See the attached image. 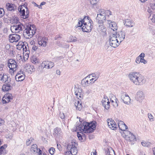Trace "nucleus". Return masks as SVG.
<instances>
[{"mask_svg": "<svg viewBox=\"0 0 155 155\" xmlns=\"http://www.w3.org/2000/svg\"><path fill=\"white\" fill-rule=\"evenodd\" d=\"M59 116L60 118H61L63 120L64 119L65 116L64 114L63 113L60 112L59 114Z\"/></svg>", "mask_w": 155, "mask_h": 155, "instance_id": "obj_48", "label": "nucleus"}, {"mask_svg": "<svg viewBox=\"0 0 155 155\" xmlns=\"http://www.w3.org/2000/svg\"><path fill=\"white\" fill-rule=\"evenodd\" d=\"M152 34L153 35L155 36V29L152 30Z\"/></svg>", "mask_w": 155, "mask_h": 155, "instance_id": "obj_64", "label": "nucleus"}, {"mask_svg": "<svg viewBox=\"0 0 155 155\" xmlns=\"http://www.w3.org/2000/svg\"><path fill=\"white\" fill-rule=\"evenodd\" d=\"M0 80L6 83L11 82V79L9 76L4 74H0Z\"/></svg>", "mask_w": 155, "mask_h": 155, "instance_id": "obj_16", "label": "nucleus"}, {"mask_svg": "<svg viewBox=\"0 0 155 155\" xmlns=\"http://www.w3.org/2000/svg\"><path fill=\"white\" fill-rule=\"evenodd\" d=\"M38 149V151H37V152H36V153H37L38 155H42V151L40 149Z\"/></svg>", "mask_w": 155, "mask_h": 155, "instance_id": "obj_56", "label": "nucleus"}, {"mask_svg": "<svg viewBox=\"0 0 155 155\" xmlns=\"http://www.w3.org/2000/svg\"><path fill=\"white\" fill-rule=\"evenodd\" d=\"M6 8L8 11L11 12L14 11L16 9L17 7L14 4L7 3L6 5Z\"/></svg>", "mask_w": 155, "mask_h": 155, "instance_id": "obj_22", "label": "nucleus"}, {"mask_svg": "<svg viewBox=\"0 0 155 155\" xmlns=\"http://www.w3.org/2000/svg\"><path fill=\"white\" fill-rule=\"evenodd\" d=\"M32 49L33 50L35 51L38 49V47L35 45H34L32 47Z\"/></svg>", "mask_w": 155, "mask_h": 155, "instance_id": "obj_57", "label": "nucleus"}, {"mask_svg": "<svg viewBox=\"0 0 155 155\" xmlns=\"http://www.w3.org/2000/svg\"><path fill=\"white\" fill-rule=\"evenodd\" d=\"M140 62L143 63L144 64H146L147 63V61L145 60L143 58H141L140 60Z\"/></svg>", "mask_w": 155, "mask_h": 155, "instance_id": "obj_49", "label": "nucleus"}, {"mask_svg": "<svg viewBox=\"0 0 155 155\" xmlns=\"http://www.w3.org/2000/svg\"><path fill=\"white\" fill-rule=\"evenodd\" d=\"M98 12L99 13L97 14L96 18L98 24H102L104 23L105 21L107 15L108 16L111 15V12L109 10L105 11L103 9H100Z\"/></svg>", "mask_w": 155, "mask_h": 155, "instance_id": "obj_3", "label": "nucleus"}, {"mask_svg": "<svg viewBox=\"0 0 155 155\" xmlns=\"http://www.w3.org/2000/svg\"><path fill=\"white\" fill-rule=\"evenodd\" d=\"M55 152V149L53 147H52L50 148L49 150V152L50 154L51 155L53 154Z\"/></svg>", "mask_w": 155, "mask_h": 155, "instance_id": "obj_43", "label": "nucleus"}, {"mask_svg": "<svg viewBox=\"0 0 155 155\" xmlns=\"http://www.w3.org/2000/svg\"><path fill=\"white\" fill-rule=\"evenodd\" d=\"M11 82L10 83H7L4 84L2 87V90L4 92L9 91L12 88L11 85Z\"/></svg>", "mask_w": 155, "mask_h": 155, "instance_id": "obj_20", "label": "nucleus"}, {"mask_svg": "<svg viewBox=\"0 0 155 155\" xmlns=\"http://www.w3.org/2000/svg\"><path fill=\"white\" fill-rule=\"evenodd\" d=\"M84 25L86 24L89 22L93 23L91 19H89V17L85 16L82 20Z\"/></svg>", "mask_w": 155, "mask_h": 155, "instance_id": "obj_34", "label": "nucleus"}, {"mask_svg": "<svg viewBox=\"0 0 155 155\" xmlns=\"http://www.w3.org/2000/svg\"><path fill=\"white\" fill-rule=\"evenodd\" d=\"M117 40L116 34H112L110 36L109 41H114V40Z\"/></svg>", "mask_w": 155, "mask_h": 155, "instance_id": "obj_40", "label": "nucleus"}, {"mask_svg": "<svg viewBox=\"0 0 155 155\" xmlns=\"http://www.w3.org/2000/svg\"><path fill=\"white\" fill-rule=\"evenodd\" d=\"M121 98L125 104H128L130 103V98L127 94L125 93H123L121 94Z\"/></svg>", "mask_w": 155, "mask_h": 155, "instance_id": "obj_13", "label": "nucleus"}, {"mask_svg": "<svg viewBox=\"0 0 155 155\" xmlns=\"http://www.w3.org/2000/svg\"><path fill=\"white\" fill-rule=\"evenodd\" d=\"M110 22H108L109 24V27L113 31H114L117 29V27L116 23L114 22H110V21H108Z\"/></svg>", "mask_w": 155, "mask_h": 155, "instance_id": "obj_31", "label": "nucleus"}, {"mask_svg": "<svg viewBox=\"0 0 155 155\" xmlns=\"http://www.w3.org/2000/svg\"><path fill=\"white\" fill-rule=\"evenodd\" d=\"M25 77L24 74L20 75V73H18L15 76L16 80L17 81H23Z\"/></svg>", "mask_w": 155, "mask_h": 155, "instance_id": "obj_28", "label": "nucleus"}, {"mask_svg": "<svg viewBox=\"0 0 155 155\" xmlns=\"http://www.w3.org/2000/svg\"><path fill=\"white\" fill-rule=\"evenodd\" d=\"M145 56V54L143 53H142L138 56L139 58H143Z\"/></svg>", "mask_w": 155, "mask_h": 155, "instance_id": "obj_54", "label": "nucleus"}, {"mask_svg": "<svg viewBox=\"0 0 155 155\" xmlns=\"http://www.w3.org/2000/svg\"><path fill=\"white\" fill-rule=\"evenodd\" d=\"M71 40L74 42H75L77 41V38L75 37H72V38H71Z\"/></svg>", "mask_w": 155, "mask_h": 155, "instance_id": "obj_59", "label": "nucleus"}, {"mask_svg": "<svg viewBox=\"0 0 155 155\" xmlns=\"http://www.w3.org/2000/svg\"><path fill=\"white\" fill-rule=\"evenodd\" d=\"M18 45L21 46V48H23L24 52H25L26 54H29L30 51L28 48H27V47L28 48V44L25 41L24 42H19Z\"/></svg>", "mask_w": 155, "mask_h": 155, "instance_id": "obj_12", "label": "nucleus"}, {"mask_svg": "<svg viewBox=\"0 0 155 155\" xmlns=\"http://www.w3.org/2000/svg\"><path fill=\"white\" fill-rule=\"evenodd\" d=\"M96 124L95 121L91 123L86 122L82 123L80 119L79 121L76 123L75 127L77 130L83 131L85 133H90L93 132L95 130Z\"/></svg>", "mask_w": 155, "mask_h": 155, "instance_id": "obj_1", "label": "nucleus"}, {"mask_svg": "<svg viewBox=\"0 0 155 155\" xmlns=\"http://www.w3.org/2000/svg\"><path fill=\"white\" fill-rule=\"evenodd\" d=\"M118 126L120 130L123 131L128 128L127 126L121 120L118 121Z\"/></svg>", "mask_w": 155, "mask_h": 155, "instance_id": "obj_24", "label": "nucleus"}, {"mask_svg": "<svg viewBox=\"0 0 155 155\" xmlns=\"http://www.w3.org/2000/svg\"><path fill=\"white\" fill-rule=\"evenodd\" d=\"M12 99V94L10 93H8L5 94L4 97L2 98L3 103H6L9 102Z\"/></svg>", "mask_w": 155, "mask_h": 155, "instance_id": "obj_19", "label": "nucleus"}, {"mask_svg": "<svg viewBox=\"0 0 155 155\" xmlns=\"http://www.w3.org/2000/svg\"><path fill=\"white\" fill-rule=\"evenodd\" d=\"M31 61L32 63L34 64H36L37 63H38V60L37 59L35 58H32V59L31 60Z\"/></svg>", "mask_w": 155, "mask_h": 155, "instance_id": "obj_47", "label": "nucleus"}, {"mask_svg": "<svg viewBox=\"0 0 155 155\" xmlns=\"http://www.w3.org/2000/svg\"><path fill=\"white\" fill-rule=\"evenodd\" d=\"M142 145L144 147H149L150 146L151 143L149 142L143 141L141 142Z\"/></svg>", "mask_w": 155, "mask_h": 155, "instance_id": "obj_41", "label": "nucleus"}, {"mask_svg": "<svg viewBox=\"0 0 155 155\" xmlns=\"http://www.w3.org/2000/svg\"><path fill=\"white\" fill-rule=\"evenodd\" d=\"M46 4V2H42L41 4L39 6H41L42 5H45Z\"/></svg>", "mask_w": 155, "mask_h": 155, "instance_id": "obj_63", "label": "nucleus"}, {"mask_svg": "<svg viewBox=\"0 0 155 155\" xmlns=\"http://www.w3.org/2000/svg\"><path fill=\"white\" fill-rule=\"evenodd\" d=\"M91 75H88L82 80L81 83L84 87H86L88 86L90 84L94 83V81H93L94 78H91Z\"/></svg>", "mask_w": 155, "mask_h": 155, "instance_id": "obj_8", "label": "nucleus"}, {"mask_svg": "<svg viewBox=\"0 0 155 155\" xmlns=\"http://www.w3.org/2000/svg\"><path fill=\"white\" fill-rule=\"evenodd\" d=\"M102 105L105 109L108 110L110 107V102L107 97H104L101 101Z\"/></svg>", "mask_w": 155, "mask_h": 155, "instance_id": "obj_17", "label": "nucleus"}, {"mask_svg": "<svg viewBox=\"0 0 155 155\" xmlns=\"http://www.w3.org/2000/svg\"><path fill=\"white\" fill-rule=\"evenodd\" d=\"M140 58L139 57H137L136 59V62L137 64H139L140 62Z\"/></svg>", "mask_w": 155, "mask_h": 155, "instance_id": "obj_53", "label": "nucleus"}, {"mask_svg": "<svg viewBox=\"0 0 155 155\" xmlns=\"http://www.w3.org/2000/svg\"><path fill=\"white\" fill-rule=\"evenodd\" d=\"M47 39L46 38L40 37L38 39V44L41 46L45 47L47 45Z\"/></svg>", "mask_w": 155, "mask_h": 155, "instance_id": "obj_18", "label": "nucleus"}, {"mask_svg": "<svg viewBox=\"0 0 155 155\" xmlns=\"http://www.w3.org/2000/svg\"><path fill=\"white\" fill-rule=\"evenodd\" d=\"M31 140H32L31 138L30 139L27 140L26 141V145L27 146L29 145L31 143Z\"/></svg>", "mask_w": 155, "mask_h": 155, "instance_id": "obj_51", "label": "nucleus"}, {"mask_svg": "<svg viewBox=\"0 0 155 155\" xmlns=\"http://www.w3.org/2000/svg\"><path fill=\"white\" fill-rule=\"evenodd\" d=\"M77 136L80 140H82L83 138L81 134H80L78 132L77 133Z\"/></svg>", "mask_w": 155, "mask_h": 155, "instance_id": "obj_52", "label": "nucleus"}, {"mask_svg": "<svg viewBox=\"0 0 155 155\" xmlns=\"http://www.w3.org/2000/svg\"><path fill=\"white\" fill-rule=\"evenodd\" d=\"M81 89L80 88H75V94L77 96V97H81V92H82Z\"/></svg>", "mask_w": 155, "mask_h": 155, "instance_id": "obj_33", "label": "nucleus"}, {"mask_svg": "<svg viewBox=\"0 0 155 155\" xmlns=\"http://www.w3.org/2000/svg\"><path fill=\"white\" fill-rule=\"evenodd\" d=\"M148 116L150 120L151 121H154V119L153 116L150 113H148Z\"/></svg>", "mask_w": 155, "mask_h": 155, "instance_id": "obj_44", "label": "nucleus"}, {"mask_svg": "<svg viewBox=\"0 0 155 155\" xmlns=\"http://www.w3.org/2000/svg\"><path fill=\"white\" fill-rule=\"evenodd\" d=\"M57 147L59 151H61V145L58 143L57 144Z\"/></svg>", "mask_w": 155, "mask_h": 155, "instance_id": "obj_55", "label": "nucleus"}, {"mask_svg": "<svg viewBox=\"0 0 155 155\" xmlns=\"http://www.w3.org/2000/svg\"><path fill=\"white\" fill-rule=\"evenodd\" d=\"M7 147V144H4V145L0 147V149H2V150H4V151L5 150V149Z\"/></svg>", "mask_w": 155, "mask_h": 155, "instance_id": "obj_50", "label": "nucleus"}, {"mask_svg": "<svg viewBox=\"0 0 155 155\" xmlns=\"http://www.w3.org/2000/svg\"><path fill=\"white\" fill-rule=\"evenodd\" d=\"M129 139L126 140L130 141H133L136 140V137L133 134L131 133L129 135Z\"/></svg>", "mask_w": 155, "mask_h": 155, "instance_id": "obj_39", "label": "nucleus"}, {"mask_svg": "<svg viewBox=\"0 0 155 155\" xmlns=\"http://www.w3.org/2000/svg\"><path fill=\"white\" fill-rule=\"evenodd\" d=\"M4 150H2V149H0V155H1L2 153H4Z\"/></svg>", "mask_w": 155, "mask_h": 155, "instance_id": "obj_62", "label": "nucleus"}, {"mask_svg": "<svg viewBox=\"0 0 155 155\" xmlns=\"http://www.w3.org/2000/svg\"><path fill=\"white\" fill-rule=\"evenodd\" d=\"M125 32L124 31H120L116 32V34L117 40L121 43L124 39L125 35Z\"/></svg>", "mask_w": 155, "mask_h": 155, "instance_id": "obj_14", "label": "nucleus"}, {"mask_svg": "<svg viewBox=\"0 0 155 155\" xmlns=\"http://www.w3.org/2000/svg\"><path fill=\"white\" fill-rule=\"evenodd\" d=\"M56 74L58 75H60L61 74L60 71L59 70H57L56 71Z\"/></svg>", "mask_w": 155, "mask_h": 155, "instance_id": "obj_61", "label": "nucleus"}, {"mask_svg": "<svg viewBox=\"0 0 155 155\" xmlns=\"http://www.w3.org/2000/svg\"><path fill=\"white\" fill-rule=\"evenodd\" d=\"M4 11L3 9L0 8V17H2L4 15Z\"/></svg>", "mask_w": 155, "mask_h": 155, "instance_id": "obj_45", "label": "nucleus"}, {"mask_svg": "<svg viewBox=\"0 0 155 155\" xmlns=\"http://www.w3.org/2000/svg\"><path fill=\"white\" fill-rule=\"evenodd\" d=\"M25 28L22 24L15 25L12 26L11 27V30L14 33H18L21 31H22L23 29Z\"/></svg>", "mask_w": 155, "mask_h": 155, "instance_id": "obj_7", "label": "nucleus"}, {"mask_svg": "<svg viewBox=\"0 0 155 155\" xmlns=\"http://www.w3.org/2000/svg\"><path fill=\"white\" fill-rule=\"evenodd\" d=\"M81 20H78V23L77 25L75 26L76 28L78 27H81V28L83 27L84 24L83 23V22L82 21V20L81 19Z\"/></svg>", "mask_w": 155, "mask_h": 155, "instance_id": "obj_42", "label": "nucleus"}, {"mask_svg": "<svg viewBox=\"0 0 155 155\" xmlns=\"http://www.w3.org/2000/svg\"><path fill=\"white\" fill-rule=\"evenodd\" d=\"M26 70L28 72H34L35 70V68L32 65H30L29 64H27L25 66Z\"/></svg>", "mask_w": 155, "mask_h": 155, "instance_id": "obj_29", "label": "nucleus"}, {"mask_svg": "<svg viewBox=\"0 0 155 155\" xmlns=\"http://www.w3.org/2000/svg\"><path fill=\"white\" fill-rule=\"evenodd\" d=\"M35 26L33 25H27L25 26V30L24 31L25 35L27 38H31L33 35L35 33Z\"/></svg>", "mask_w": 155, "mask_h": 155, "instance_id": "obj_5", "label": "nucleus"}, {"mask_svg": "<svg viewBox=\"0 0 155 155\" xmlns=\"http://www.w3.org/2000/svg\"><path fill=\"white\" fill-rule=\"evenodd\" d=\"M9 37L10 41L11 43H13L14 42L18 41L20 39V36L18 35L13 34L9 35Z\"/></svg>", "mask_w": 155, "mask_h": 155, "instance_id": "obj_15", "label": "nucleus"}, {"mask_svg": "<svg viewBox=\"0 0 155 155\" xmlns=\"http://www.w3.org/2000/svg\"><path fill=\"white\" fill-rule=\"evenodd\" d=\"M8 66L10 68L11 72H14L16 71L18 68L16 61L12 59H9L8 62Z\"/></svg>", "mask_w": 155, "mask_h": 155, "instance_id": "obj_6", "label": "nucleus"}, {"mask_svg": "<svg viewBox=\"0 0 155 155\" xmlns=\"http://www.w3.org/2000/svg\"><path fill=\"white\" fill-rule=\"evenodd\" d=\"M109 127L113 130L117 128V125L114 121L112 119H108L107 120Z\"/></svg>", "mask_w": 155, "mask_h": 155, "instance_id": "obj_21", "label": "nucleus"}, {"mask_svg": "<svg viewBox=\"0 0 155 155\" xmlns=\"http://www.w3.org/2000/svg\"><path fill=\"white\" fill-rule=\"evenodd\" d=\"M74 104L77 110H81L82 108V105L81 103L79 101H78L75 102Z\"/></svg>", "mask_w": 155, "mask_h": 155, "instance_id": "obj_36", "label": "nucleus"}, {"mask_svg": "<svg viewBox=\"0 0 155 155\" xmlns=\"http://www.w3.org/2000/svg\"><path fill=\"white\" fill-rule=\"evenodd\" d=\"M78 144L74 142H71L68 144V151L65 153V155H75L78 153L77 148Z\"/></svg>", "mask_w": 155, "mask_h": 155, "instance_id": "obj_4", "label": "nucleus"}, {"mask_svg": "<svg viewBox=\"0 0 155 155\" xmlns=\"http://www.w3.org/2000/svg\"><path fill=\"white\" fill-rule=\"evenodd\" d=\"M151 20L152 22H155V15H153V17L151 19Z\"/></svg>", "mask_w": 155, "mask_h": 155, "instance_id": "obj_60", "label": "nucleus"}, {"mask_svg": "<svg viewBox=\"0 0 155 155\" xmlns=\"http://www.w3.org/2000/svg\"><path fill=\"white\" fill-rule=\"evenodd\" d=\"M38 148L37 145L36 144L32 145L30 148V151L33 153H36L38 151Z\"/></svg>", "mask_w": 155, "mask_h": 155, "instance_id": "obj_32", "label": "nucleus"}, {"mask_svg": "<svg viewBox=\"0 0 155 155\" xmlns=\"http://www.w3.org/2000/svg\"><path fill=\"white\" fill-rule=\"evenodd\" d=\"M90 3L92 5H95L99 1V0H90Z\"/></svg>", "mask_w": 155, "mask_h": 155, "instance_id": "obj_46", "label": "nucleus"}, {"mask_svg": "<svg viewBox=\"0 0 155 155\" xmlns=\"http://www.w3.org/2000/svg\"><path fill=\"white\" fill-rule=\"evenodd\" d=\"M123 133V136H124L126 140L128 139L129 138L128 135L131 133L130 131L127 130H124Z\"/></svg>", "mask_w": 155, "mask_h": 155, "instance_id": "obj_37", "label": "nucleus"}, {"mask_svg": "<svg viewBox=\"0 0 155 155\" xmlns=\"http://www.w3.org/2000/svg\"><path fill=\"white\" fill-rule=\"evenodd\" d=\"M120 42L118 40L109 41L110 45L113 48H115L118 46L120 44Z\"/></svg>", "mask_w": 155, "mask_h": 155, "instance_id": "obj_27", "label": "nucleus"}, {"mask_svg": "<svg viewBox=\"0 0 155 155\" xmlns=\"http://www.w3.org/2000/svg\"><path fill=\"white\" fill-rule=\"evenodd\" d=\"M106 152V155H113L114 153V150L111 147L108 148Z\"/></svg>", "mask_w": 155, "mask_h": 155, "instance_id": "obj_38", "label": "nucleus"}, {"mask_svg": "<svg viewBox=\"0 0 155 155\" xmlns=\"http://www.w3.org/2000/svg\"><path fill=\"white\" fill-rule=\"evenodd\" d=\"M54 135L55 137H57L58 136H60L61 135V132L60 128L56 127L54 129Z\"/></svg>", "mask_w": 155, "mask_h": 155, "instance_id": "obj_30", "label": "nucleus"}, {"mask_svg": "<svg viewBox=\"0 0 155 155\" xmlns=\"http://www.w3.org/2000/svg\"><path fill=\"white\" fill-rule=\"evenodd\" d=\"M22 6H20L18 7V10L20 12L21 15L23 16V18L24 19H26L28 18L29 11L28 8H26V12H25V9H22L23 8Z\"/></svg>", "mask_w": 155, "mask_h": 155, "instance_id": "obj_9", "label": "nucleus"}, {"mask_svg": "<svg viewBox=\"0 0 155 155\" xmlns=\"http://www.w3.org/2000/svg\"><path fill=\"white\" fill-rule=\"evenodd\" d=\"M93 27V23L89 22L86 25H84L82 27V29L83 32H89L91 31Z\"/></svg>", "mask_w": 155, "mask_h": 155, "instance_id": "obj_11", "label": "nucleus"}, {"mask_svg": "<svg viewBox=\"0 0 155 155\" xmlns=\"http://www.w3.org/2000/svg\"><path fill=\"white\" fill-rule=\"evenodd\" d=\"M97 30L99 33H106L107 30L106 27L104 25L103 23L99 24Z\"/></svg>", "mask_w": 155, "mask_h": 155, "instance_id": "obj_26", "label": "nucleus"}, {"mask_svg": "<svg viewBox=\"0 0 155 155\" xmlns=\"http://www.w3.org/2000/svg\"><path fill=\"white\" fill-rule=\"evenodd\" d=\"M144 98V94L143 92L141 91L138 92L135 96V98L137 100L139 101H141Z\"/></svg>", "mask_w": 155, "mask_h": 155, "instance_id": "obj_23", "label": "nucleus"}, {"mask_svg": "<svg viewBox=\"0 0 155 155\" xmlns=\"http://www.w3.org/2000/svg\"><path fill=\"white\" fill-rule=\"evenodd\" d=\"M4 121L2 119L0 118V126H1L4 124Z\"/></svg>", "mask_w": 155, "mask_h": 155, "instance_id": "obj_58", "label": "nucleus"}, {"mask_svg": "<svg viewBox=\"0 0 155 155\" xmlns=\"http://www.w3.org/2000/svg\"><path fill=\"white\" fill-rule=\"evenodd\" d=\"M124 25L126 26L132 27L134 26V23L131 20L127 19L125 20Z\"/></svg>", "mask_w": 155, "mask_h": 155, "instance_id": "obj_25", "label": "nucleus"}, {"mask_svg": "<svg viewBox=\"0 0 155 155\" xmlns=\"http://www.w3.org/2000/svg\"><path fill=\"white\" fill-rule=\"evenodd\" d=\"M54 66V63L49 61H45L41 64V66L43 68L49 69L52 68Z\"/></svg>", "mask_w": 155, "mask_h": 155, "instance_id": "obj_10", "label": "nucleus"}, {"mask_svg": "<svg viewBox=\"0 0 155 155\" xmlns=\"http://www.w3.org/2000/svg\"><path fill=\"white\" fill-rule=\"evenodd\" d=\"M89 75H91V78H94L96 79L94 81V82L96 81L97 78H99L100 75V73L99 72H96L95 73H93Z\"/></svg>", "mask_w": 155, "mask_h": 155, "instance_id": "obj_35", "label": "nucleus"}, {"mask_svg": "<svg viewBox=\"0 0 155 155\" xmlns=\"http://www.w3.org/2000/svg\"><path fill=\"white\" fill-rule=\"evenodd\" d=\"M128 78L132 82L137 85H142L145 82L144 77L138 72H130Z\"/></svg>", "mask_w": 155, "mask_h": 155, "instance_id": "obj_2", "label": "nucleus"}]
</instances>
